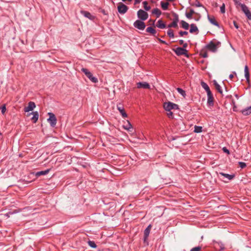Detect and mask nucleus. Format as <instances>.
Here are the masks:
<instances>
[{
  "label": "nucleus",
  "instance_id": "obj_2",
  "mask_svg": "<svg viewBox=\"0 0 251 251\" xmlns=\"http://www.w3.org/2000/svg\"><path fill=\"white\" fill-rule=\"evenodd\" d=\"M236 4L240 6L241 8L242 11L245 13L247 19L249 20H251V12L249 10L248 7L245 4L239 2L237 0H234Z\"/></svg>",
  "mask_w": 251,
  "mask_h": 251
},
{
  "label": "nucleus",
  "instance_id": "obj_30",
  "mask_svg": "<svg viewBox=\"0 0 251 251\" xmlns=\"http://www.w3.org/2000/svg\"><path fill=\"white\" fill-rule=\"evenodd\" d=\"M181 24V26L182 28H184V29L187 30L189 28V25L188 23H187L186 22L182 20L180 22Z\"/></svg>",
  "mask_w": 251,
  "mask_h": 251
},
{
  "label": "nucleus",
  "instance_id": "obj_31",
  "mask_svg": "<svg viewBox=\"0 0 251 251\" xmlns=\"http://www.w3.org/2000/svg\"><path fill=\"white\" fill-rule=\"evenodd\" d=\"M169 5V3L168 2H164V1L161 2V8L164 10H166L168 9Z\"/></svg>",
  "mask_w": 251,
  "mask_h": 251
},
{
  "label": "nucleus",
  "instance_id": "obj_34",
  "mask_svg": "<svg viewBox=\"0 0 251 251\" xmlns=\"http://www.w3.org/2000/svg\"><path fill=\"white\" fill-rule=\"evenodd\" d=\"M202 126H195L194 127V132L195 133H200L202 132Z\"/></svg>",
  "mask_w": 251,
  "mask_h": 251
},
{
  "label": "nucleus",
  "instance_id": "obj_47",
  "mask_svg": "<svg viewBox=\"0 0 251 251\" xmlns=\"http://www.w3.org/2000/svg\"><path fill=\"white\" fill-rule=\"evenodd\" d=\"M169 113H167V116L169 118L173 119L174 118V115L173 113L171 111H168Z\"/></svg>",
  "mask_w": 251,
  "mask_h": 251
},
{
  "label": "nucleus",
  "instance_id": "obj_5",
  "mask_svg": "<svg viewBox=\"0 0 251 251\" xmlns=\"http://www.w3.org/2000/svg\"><path fill=\"white\" fill-rule=\"evenodd\" d=\"M173 50L177 56L184 55L187 57H189L188 50L186 49L182 48L181 47H177L176 49H173Z\"/></svg>",
  "mask_w": 251,
  "mask_h": 251
},
{
  "label": "nucleus",
  "instance_id": "obj_26",
  "mask_svg": "<svg viewBox=\"0 0 251 251\" xmlns=\"http://www.w3.org/2000/svg\"><path fill=\"white\" fill-rule=\"evenodd\" d=\"M206 48H205V47L202 49L200 52V55L203 58H207L208 57V54L206 51Z\"/></svg>",
  "mask_w": 251,
  "mask_h": 251
},
{
  "label": "nucleus",
  "instance_id": "obj_8",
  "mask_svg": "<svg viewBox=\"0 0 251 251\" xmlns=\"http://www.w3.org/2000/svg\"><path fill=\"white\" fill-rule=\"evenodd\" d=\"M137 17L140 20L145 21L149 17L148 13L142 9H140L137 12Z\"/></svg>",
  "mask_w": 251,
  "mask_h": 251
},
{
  "label": "nucleus",
  "instance_id": "obj_10",
  "mask_svg": "<svg viewBox=\"0 0 251 251\" xmlns=\"http://www.w3.org/2000/svg\"><path fill=\"white\" fill-rule=\"evenodd\" d=\"M80 13L83 15L85 17L89 19L90 20L94 21L96 17L95 16L92 15L89 12L85 11V10H81Z\"/></svg>",
  "mask_w": 251,
  "mask_h": 251
},
{
  "label": "nucleus",
  "instance_id": "obj_19",
  "mask_svg": "<svg viewBox=\"0 0 251 251\" xmlns=\"http://www.w3.org/2000/svg\"><path fill=\"white\" fill-rule=\"evenodd\" d=\"M146 32L151 33V35L154 36V37H156V30L151 26L148 27L146 30Z\"/></svg>",
  "mask_w": 251,
  "mask_h": 251
},
{
  "label": "nucleus",
  "instance_id": "obj_54",
  "mask_svg": "<svg viewBox=\"0 0 251 251\" xmlns=\"http://www.w3.org/2000/svg\"><path fill=\"white\" fill-rule=\"evenodd\" d=\"M183 47H181L182 48H184L185 49H186V48L188 46V44L187 43H184L183 45Z\"/></svg>",
  "mask_w": 251,
  "mask_h": 251
},
{
  "label": "nucleus",
  "instance_id": "obj_15",
  "mask_svg": "<svg viewBox=\"0 0 251 251\" xmlns=\"http://www.w3.org/2000/svg\"><path fill=\"white\" fill-rule=\"evenodd\" d=\"M31 114H32L33 115V117L31 118V120L32 121V122L33 123H36L37 122V121H38V118H39V113H38V111H34V112H32L30 113H29L27 115L29 116Z\"/></svg>",
  "mask_w": 251,
  "mask_h": 251
},
{
  "label": "nucleus",
  "instance_id": "obj_1",
  "mask_svg": "<svg viewBox=\"0 0 251 251\" xmlns=\"http://www.w3.org/2000/svg\"><path fill=\"white\" fill-rule=\"evenodd\" d=\"M221 43L220 41L213 40L204 47L205 48H206L209 51L216 52L217 51L218 48L221 46Z\"/></svg>",
  "mask_w": 251,
  "mask_h": 251
},
{
  "label": "nucleus",
  "instance_id": "obj_50",
  "mask_svg": "<svg viewBox=\"0 0 251 251\" xmlns=\"http://www.w3.org/2000/svg\"><path fill=\"white\" fill-rule=\"evenodd\" d=\"M223 151L224 152L228 154L230 153L229 151L226 147H224L223 148Z\"/></svg>",
  "mask_w": 251,
  "mask_h": 251
},
{
  "label": "nucleus",
  "instance_id": "obj_35",
  "mask_svg": "<svg viewBox=\"0 0 251 251\" xmlns=\"http://www.w3.org/2000/svg\"><path fill=\"white\" fill-rule=\"evenodd\" d=\"M144 8L146 11H149L151 9V6L148 5V2L147 1L143 2Z\"/></svg>",
  "mask_w": 251,
  "mask_h": 251
},
{
  "label": "nucleus",
  "instance_id": "obj_41",
  "mask_svg": "<svg viewBox=\"0 0 251 251\" xmlns=\"http://www.w3.org/2000/svg\"><path fill=\"white\" fill-rule=\"evenodd\" d=\"M188 32L186 31H180L178 32V34L180 36H183L184 35H188Z\"/></svg>",
  "mask_w": 251,
  "mask_h": 251
},
{
  "label": "nucleus",
  "instance_id": "obj_21",
  "mask_svg": "<svg viewBox=\"0 0 251 251\" xmlns=\"http://www.w3.org/2000/svg\"><path fill=\"white\" fill-rule=\"evenodd\" d=\"M196 12L193 9L191 8L189 12L185 13V16L189 19H192L193 18V15L196 14Z\"/></svg>",
  "mask_w": 251,
  "mask_h": 251
},
{
  "label": "nucleus",
  "instance_id": "obj_52",
  "mask_svg": "<svg viewBox=\"0 0 251 251\" xmlns=\"http://www.w3.org/2000/svg\"><path fill=\"white\" fill-rule=\"evenodd\" d=\"M236 75V73L235 72H232V74H230L229 76V77L230 79H231L233 77H234V75Z\"/></svg>",
  "mask_w": 251,
  "mask_h": 251
},
{
  "label": "nucleus",
  "instance_id": "obj_43",
  "mask_svg": "<svg viewBox=\"0 0 251 251\" xmlns=\"http://www.w3.org/2000/svg\"><path fill=\"white\" fill-rule=\"evenodd\" d=\"M201 247H200V246H198V247H194L193 248H192L190 251H201Z\"/></svg>",
  "mask_w": 251,
  "mask_h": 251
},
{
  "label": "nucleus",
  "instance_id": "obj_53",
  "mask_svg": "<svg viewBox=\"0 0 251 251\" xmlns=\"http://www.w3.org/2000/svg\"><path fill=\"white\" fill-rule=\"evenodd\" d=\"M233 25L236 29H238L239 26H238L237 23L236 21H233Z\"/></svg>",
  "mask_w": 251,
  "mask_h": 251
},
{
  "label": "nucleus",
  "instance_id": "obj_11",
  "mask_svg": "<svg viewBox=\"0 0 251 251\" xmlns=\"http://www.w3.org/2000/svg\"><path fill=\"white\" fill-rule=\"evenodd\" d=\"M35 107V103L33 101H29L28 103L27 106L25 107L24 111L25 112H28L29 111H32Z\"/></svg>",
  "mask_w": 251,
  "mask_h": 251
},
{
  "label": "nucleus",
  "instance_id": "obj_29",
  "mask_svg": "<svg viewBox=\"0 0 251 251\" xmlns=\"http://www.w3.org/2000/svg\"><path fill=\"white\" fill-rule=\"evenodd\" d=\"M152 14L156 15L157 18H158L161 14V11L158 8H155L152 10Z\"/></svg>",
  "mask_w": 251,
  "mask_h": 251
},
{
  "label": "nucleus",
  "instance_id": "obj_24",
  "mask_svg": "<svg viewBox=\"0 0 251 251\" xmlns=\"http://www.w3.org/2000/svg\"><path fill=\"white\" fill-rule=\"evenodd\" d=\"M50 170V169H47V170H46L45 171H39V172H36V174H35V176H40L46 175L48 174L49 173Z\"/></svg>",
  "mask_w": 251,
  "mask_h": 251
},
{
  "label": "nucleus",
  "instance_id": "obj_14",
  "mask_svg": "<svg viewBox=\"0 0 251 251\" xmlns=\"http://www.w3.org/2000/svg\"><path fill=\"white\" fill-rule=\"evenodd\" d=\"M207 94V104L209 106H213L214 105V98L212 92H209Z\"/></svg>",
  "mask_w": 251,
  "mask_h": 251
},
{
  "label": "nucleus",
  "instance_id": "obj_4",
  "mask_svg": "<svg viewBox=\"0 0 251 251\" xmlns=\"http://www.w3.org/2000/svg\"><path fill=\"white\" fill-rule=\"evenodd\" d=\"M81 71L84 73L86 76L93 83H97L98 79L93 76V74L86 68H82Z\"/></svg>",
  "mask_w": 251,
  "mask_h": 251
},
{
  "label": "nucleus",
  "instance_id": "obj_57",
  "mask_svg": "<svg viewBox=\"0 0 251 251\" xmlns=\"http://www.w3.org/2000/svg\"><path fill=\"white\" fill-rule=\"evenodd\" d=\"M140 2V0H135L134 4H136L139 3Z\"/></svg>",
  "mask_w": 251,
  "mask_h": 251
},
{
  "label": "nucleus",
  "instance_id": "obj_27",
  "mask_svg": "<svg viewBox=\"0 0 251 251\" xmlns=\"http://www.w3.org/2000/svg\"><path fill=\"white\" fill-rule=\"evenodd\" d=\"M201 85L202 87L206 91L207 94L209 92H211L210 89L208 86V85L204 81H201Z\"/></svg>",
  "mask_w": 251,
  "mask_h": 251
},
{
  "label": "nucleus",
  "instance_id": "obj_18",
  "mask_svg": "<svg viewBox=\"0 0 251 251\" xmlns=\"http://www.w3.org/2000/svg\"><path fill=\"white\" fill-rule=\"evenodd\" d=\"M190 29L189 30V32L191 33H196L198 34L199 33V29L197 26L194 24H192L190 25Z\"/></svg>",
  "mask_w": 251,
  "mask_h": 251
},
{
  "label": "nucleus",
  "instance_id": "obj_23",
  "mask_svg": "<svg viewBox=\"0 0 251 251\" xmlns=\"http://www.w3.org/2000/svg\"><path fill=\"white\" fill-rule=\"evenodd\" d=\"M213 84L215 87V89L217 90V91L220 93L221 94H223V90L221 88V87L220 85L217 83V82L214 80L213 81Z\"/></svg>",
  "mask_w": 251,
  "mask_h": 251
},
{
  "label": "nucleus",
  "instance_id": "obj_25",
  "mask_svg": "<svg viewBox=\"0 0 251 251\" xmlns=\"http://www.w3.org/2000/svg\"><path fill=\"white\" fill-rule=\"evenodd\" d=\"M151 226H152L151 225H149L147 226V227L145 229L144 232V236H145V238H148L150 233V231H151Z\"/></svg>",
  "mask_w": 251,
  "mask_h": 251
},
{
  "label": "nucleus",
  "instance_id": "obj_28",
  "mask_svg": "<svg viewBox=\"0 0 251 251\" xmlns=\"http://www.w3.org/2000/svg\"><path fill=\"white\" fill-rule=\"evenodd\" d=\"M156 25L158 28H161V29H164V28H165L166 27V24H164L163 23V21L161 20H159L158 21Z\"/></svg>",
  "mask_w": 251,
  "mask_h": 251
},
{
  "label": "nucleus",
  "instance_id": "obj_22",
  "mask_svg": "<svg viewBox=\"0 0 251 251\" xmlns=\"http://www.w3.org/2000/svg\"><path fill=\"white\" fill-rule=\"evenodd\" d=\"M219 175H221L222 176H224V177L227 178L228 180H230L232 179L235 177V175H229L227 174H225L223 172H220Z\"/></svg>",
  "mask_w": 251,
  "mask_h": 251
},
{
  "label": "nucleus",
  "instance_id": "obj_32",
  "mask_svg": "<svg viewBox=\"0 0 251 251\" xmlns=\"http://www.w3.org/2000/svg\"><path fill=\"white\" fill-rule=\"evenodd\" d=\"M125 129H126L129 131H131L130 129L132 128V126L129 121H127V124L126 125L123 126Z\"/></svg>",
  "mask_w": 251,
  "mask_h": 251
},
{
  "label": "nucleus",
  "instance_id": "obj_13",
  "mask_svg": "<svg viewBox=\"0 0 251 251\" xmlns=\"http://www.w3.org/2000/svg\"><path fill=\"white\" fill-rule=\"evenodd\" d=\"M137 87L138 88H144L150 89V85L147 82H139L137 83Z\"/></svg>",
  "mask_w": 251,
  "mask_h": 251
},
{
  "label": "nucleus",
  "instance_id": "obj_39",
  "mask_svg": "<svg viewBox=\"0 0 251 251\" xmlns=\"http://www.w3.org/2000/svg\"><path fill=\"white\" fill-rule=\"evenodd\" d=\"M173 16L174 18L173 22L177 24L179 21L178 15L176 13H173Z\"/></svg>",
  "mask_w": 251,
  "mask_h": 251
},
{
  "label": "nucleus",
  "instance_id": "obj_40",
  "mask_svg": "<svg viewBox=\"0 0 251 251\" xmlns=\"http://www.w3.org/2000/svg\"><path fill=\"white\" fill-rule=\"evenodd\" d=\"M178 27L177 24L175 22H172L171 23H170L168 25V27L169 28H177Z\"/></svg>",
  "mask_w": 251,
  "mask_h": 251
},
{
  "label": "nucleus",
  "instance_id": "obj_44",
  "mask_svg": "<svg viewBox=\"0 0 251 251\" xmlns=\"http://www.w3.org/2000/svg\"><path fill=\"white\" fill-rule=\"evenodd\" d=\"M195 15L196 16L194 17V20L196 21H199L201 17V15L198 13H196Z\"/></svg>",
  "mask_w": 251,
  "mask_h": 251
},
{
  "label": "nucleus",
  "instance_id": "obj_16",
  "mask_svg": "<svg viewBox=\"0 0 251 251\" xmlns=\"http://www.w3.org/2000/svg\"><path fill=\"white\" fill-rule=\"evenodd\" d=\"M207 18H208L209 21L212 24L214 25H215V26H217L218 27H220L219 24L216 21L215 18V17L213 16H210L209 15H208Z\"/></svg>",
  "mask_w": 251,
  "mask_h": 251
},
{
  "label": "nucleus",
  "instance_id": "obj_56",
  "mask_svg": "<svg viewBox=\"0 0 251 251\" xmlns=\"http://www.w3.org/2000/svg\"><path fill=\"white\" fill-rule=\"evenodd\" d=\"M150 22H151L152 23L151 25H154V23H155V20H152L151 19L150 21H149Z\"/></svg>",
  "mask_w": 251,
  "mask_h": 251
},
{
  "label": "nucleus",
  "instance_id": "obj_7",
  "mask_svg": "<svg viewBox=\"0 0 251 251\" xmlns=\"http://www.w3.org/2000/svg\"><path fill=\"white\" fill-rule=\"evenodd\" d=\"M144 21L137 20L134 22L133 26L138 29L143 30L146 27V24Z\"/></svg>",
  "mask_w": 251,
  "mask_h": 251
},
{
  "label": "nucleus",
  "instance_id": "obj_9",
  "mask_svg": "<svg viewBox=\"0 0 251 251\" xmlns=\"http://www.w3.org/2000/svg\"><path fill=\"white\" fill-rule=\"evenodd\" d=\"M118 11L121 14H125L128 9V7L122 2H119L117 7Z\"/></svg>",
  "mask_w": 251,
  "mask_h": 251
},
{
  "label": "nucleus",
  "instance_id": "obj_46",
  "mask_svg": "<svg viewBox=\"0 0 251 251\" xmlns=\"http://www.w3.org/2000/svg\"><path fill=\"white\" fill-rule=\"evenodd\" d=\"M1 109L2 114H4L6 110V106L5 104H3L2 105V106L1 107Z\"/></svg>",
  "mask_w": 251,
  "mask_h": 251
},
{
  "label": "nucleus",
  "instance_id": "obj_3",
  "mask_svg": "<svg viewBox=\"0 0 251 251\" xmlns=\"http://www.w3.org/2000/svg\"><path fill=\"white\" fill-rule=\"evenodd\" d=\"M163 108L167 111H171L173 109H179V106L171 101L165 102L163 103Z\"/></svg>",
  "mask_w": 251,
  "mask_h": 251
},
{
  "label": "nucleus",
  "instance_id": "obj_12",
  "mask_svg": "<svg viewBox=\"0 0 251 251\" xmlns=\"http://www.w3.org/2000/svg\"><path fill=\"white\" fill-rule=\"evenodd\" d=\"M117 109L119 111L123 118L127 117V115L125 112L124 108L121 103H119L117 105Z\"/></svg>",
  "mask_w": 251,
  "mask_h": 251
},
{
  "label": "nucleus",
  "instance_id": "obj_45",
  "mask_svg": "<svg viewBox=\"0 0 251 251\" xmlns=\"http://www.w3.org/2000/svg\"><path fill=\"white\" fill-rule=\"evenodd\" d=\"M220 11L222 13H225V5L224 3L222 4V5L220 7Z\"/></svg>",
  "mask_w": 251,
  "mask_h": 251
},
{
  "label": "nucleus",
  "instance_id": "obj_33",
  "mask_svg": "<svg viewBox=\"0 0 251 251\" xmlns=\"http://www.w3.org/2000/svg\"><path fill=\"white\" fill-rule=\"evenodd\" d=\"M176 90L180 94H181L184 98L186 96V92L184 90H183L182 88H176Z\"/></svg>",
  "mask_w": 251,
  "mask_h": 251
},
{
  "label": "nucleus",
  "instance_id": "obj_62",
  "mask_svg": "<svg viewBox=\"0 0 251 251\" xmlns=\"http://www.w3.org/2000/svg\"><path fill=\"white\" fill-rule=\"evenodd\" d=\"M235 97H236L237 98H238V95H237V94H236V95H235Z\"/></svg>",
  "mask_w": 251,
  "mask_h": 251
},
{
  "label": "nucleus",
  "instance_id": "obj_59",
  "mask_svg": "<svg viewBox=\"0 0 251 251\" xmlns=\"http://www.w3.org/2000/svg\"><path fill=\"white\" fill-rule=\"evenodd\" d=\"M232 103L234 104H235V101H234V100H232Z\"/></svg>",
  "mask_w": 251,
  "mask_h": 251
},
{
  "label": "nucleus",
  "instance_id": "obj_36",
  "mask_svg": "<svg viewBox=\"0 0 251 251\" xmlns=\"http://www.w3.org/2000/svg\"><path fill=\"white\" fill-rule=\"evenodd\" d=\"M167 35L168 36L170 37V38H174L175 37V35H174V31L173 30L171 29H169L168 31H167Z\"/></svg>",
  "mask_w": 251,
  "mask_h": 251
},
{
  "label": "nucleus",
  "instance_id": "obj_48",
  "mask_svg": "<svg viewBox=\"0 0 251 251\" xmlns=\"http://www.w3.org/2000/svg\"><path fill=\"white\" fill-rule=\"evenodd\" d=\"M99 12H101V13H102L104 15H108V13L103 9H102V8L99 9Z\"/></svg>",
  "mask_w": 251,
  "mask_h": 251
},
{
  "label": "nucleus",
  "instance_id": "obj_20",
  "mask_svg": "<svg viewBox=\"0 0 251 251\" xmlns=\"http://www.w3.org/2000/svg\"><path fill=\"white\" fill-rule=\"evenodd\" d=\"M241 112L244 115H249L250 114H251V106L242 110Z\"/></svg>",
  "mask_w": 251,
  "mask_h": 251
},
{
  "label": "nucleus",
  "instance_id": "obj_6",
  "mask_svg": "<svg viewBox=\"0 0 251 251\" xmlns=\"http://www.w3.org/2000/svg\"><path fill=\"white\" fill-rule=\"evenodd\" d=\"M48 115H49V118L47 120L48 122L51 127H55L57 123V119L55 115L51 112L48 113Z\"/></svg>",
  "mask_w": 251,
  "mask_h": 251
},
{
  "label": "nucleus",
  "instance_id": "obj_61",
  "mask_svg": "<svg viewBox=\"0 0 251 251\" xmlns=\"http://www.w3.org/2000/svg\"><path fill=\"white\" fill-rule=\"evenodd\" d=\"M21 42H22V43L23 44H25V43H24V40H21Z\"/></svg>",
  "mask_w": 251,
  "mask_h": 251
},
{
  "label": "nucleus",
  "instance_id": "obj_42",
  "mask_svg": "<svg viewBox=\"0 0 251 251\" xmlns=\"http://www.w3.org/2000/svg\"><path fill=\"white\" fill-rule=\"evenodd\" d=\"M238 163L240 167L242 169L245 168L247 166L246 163L243 162H239Z\"/></svg>",
  "mask_w": 251,
  "mask_h": 251
},
{
  "label": "nucleus",
  "instance_id": "obj_17",
  "mask_svg": "<svg viewBox=\"0 0 251 251\" xmlns=\"http://www.w3.org/2000/svg\"><path fill=\"white\" fill-rule=\"evenodd\" d=\"M245 77L246 79V81L248 83H250V72L249 69L247 65L245 66L244 68Z\"/></svg>",
  "mask_w": 251,
  "mask_h": 251
},
{
  "label": "nucleus",
  "instance_id": "obj_37",
  "mask_svg": "<svg viewBox=\"0 0 251 251\" xmlns=\"http://www.w3.org/2000/svg\"><path fill=\"white\" fill-rule=\"evenodd\" d=\"M88 245L92 248H94V249H95L97 248V245L96 244V243H95L94 241H90L89 240L88 242Z\"/></svg>",
  "mask_w": 251,
  "mask_h": 251
},
{
  "label": "nucleus",
  "instance_id": "obj_38",
  "mask_svg": "<svg viewBox=\"0 0 251 251\" xmlns=\"http://www.w3.org/2000/svg\"><path fill=\"white\" fill-rule=\"evenodd\" d=\"M192 6H195L196 7H203V5L200 2V1L198 0H196L195 3H192L191 4Z\"/></svg>",
  "mask_w": 251,
  "mask_h": 251
},
{
  "label": "nucleus",
  "instance_id": "obj_58",
  "mask_svg": "<svg viewBox=\"0 0 251 251\" xmlns=\"http://www.w3.org/2000/svg\"><path fill=\"white\" fill-rule=\"evenodd\" d=\"M148 238H145V236H144V242L145 243L147 242Z\"/></svg>",
  "mask_w": 251,
  "mask_h": 251
},
{
  "label": "nucleus",
  "instance_id": "obj_60",
  "mask_svg": "<svg viewBox=\"0 0 251 251\" xmlns=\"http://www.w3.org/2000/svg\"><path fill=\"white\" fill-rule=\"evenodd\" d=\"M167 1H174L175 0H167Z\"/></svg>",
  "mask_w": 251,
  "mask_h": 251
},
{
  "label": "nucleus",
  "instance_id": "obj_55",
  "mask_svg": "<svg viewBox=\"0 0 251 251\" xmlns=\"http://www.w3.org/2000/svg\"><path fill=\"white\" fill-rule=\"evenodd\" d=\"M178 42L179 44L181 45H182L184 43V41L183 40H179Z\"/></svg>",
  "mask_w": 251,
  "mask_h": 251
},
{
  "label": "nucleus",
  "instance_id": "obj_49",
  "mask_svg": "<svg viewBox=\"0 0 251 251\" xmlns=\"http://www.w3.org/2000/svg\"><path fill=\"white\" fill-rule=\"evenodd\" d=\"M157 40L160 43H162V44H165V45H168V43L164 41V40H161V39L159 38H157Z\"/></svg>",
  "mask_w": 251,
  "mask_h": 251
},
{
  "label": "nucleus",
  "instance_id": "obj_51",
  "mask_svg": "<svg viewBox=\"0 0 251 251\" xmlns=\"http://www.w3.org/2000/svg\"><path fill=\"white\" fill-rule=\"evenodd\" d=\"M218 244L220 245V250H224L225 249L224 245L222 244L221 243H218Z\"/></svg>",
  "mask_w": 251,
  "mask_h": 251
}]
</instances>
